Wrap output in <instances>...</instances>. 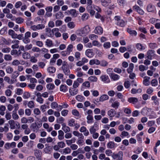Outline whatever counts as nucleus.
<instances>
[{
	"mask_svg": "<svg viewBox=\"0 0 160 160\" xmlns=\"http://www.w3.org/2000/svg\"><path fill=\"white\" fill-rule=\"evenodd\" d=\"M133 8L140 14L143 15L144 14V11L139 6H135L133 7Z\"/></svg>",
	"mask_w": 160,
	"mask_h": 160,
	"instance_id": "aec40b11",
	"label": "nucleus"
},
{
	"mask_svg": "<svg viewBox=\"0 0 160 160\" xmlns=\"http://www.w3.org/2000/svg\"><path fill=\"white\" fill-rule=\"evenodd\" d=\"M94 32L96 34H101L103 32V29L101 27L98 26L95 28Z\"/></svg>",
	"mask_w": 160,
	"mask_h": 160,
	"instance_id": "ddd939ff",
	"label": "nucleus"
},
{
	"mask_svg": "<svg viewBox=\"0 0 160 160\" xmlns=\"http://www.w3.org/2000/svg\"><path fill=\"white\" fill-rule=\"evenodd\" d=\"M108 113L110 117H112L115 114V112L114 109H112L108 112Z\"/></svg>",
	"mask_w": 160,
	"mask_h": 160,
	"instance_id": "72a5a7b5",
	"label": "nucleus"
},
{
	"mask_svg": "<svg viewBox=\"0 0 160 160\" xmlns=\"http://www.w3.org/2000/svg\"><path fill=\"white\" fill-rule=\"evenodd\" d=\"M117 23V25L121 27H124L126 25L125 22L122 20L118 21Z\"/></svg>",
	"mask_w": 160,
	"mask_h": 160,
	"instance_id": "a19ab883",
	"label": "nucleus"
},
{
	"mask_svg": "<svg viewBox=\"0 0 160 160\" xmlns=\"http://www.w3.org/2000/svg\"><path fill=\"white\" fill-rule=\"evenodd\" d=\"M31 128L35 132H37L39 128V127L36 123L32 124L31 126Z\"/></svg>",
	"mask_w": 160,
	"mask_h": 160,
	"instance_id": "4468645a",
	"label": "nucleus"
},
{
	"mask_svg": "<svg viewBox=\"0 0 160 160\" xmlns=\"http://www.w3.org/2000/svg\"><path fill=\"white\" fill-rule=\"evenodd\" d=\"M89 17L88 14L87 13H83L81 16V19L82 21H84L88 20Z\"/></svg>",
	"mask_w": 160,
	"mask_h": 160,
	"instance_id": "bb28decb",
	"label": "nucleus"
},
{
	"mask_svg": "<svg viewBox=\"0 0 160 160\" xmlns=\"http://www.w3.org/2000/svg\"><path fill=\"white\" fill-rule=\"evenodd\" d=\"M4 59L7 61H10L12 60V57L10 55L6 54L4 56Z\"/></svg>",
	"mask_w": 160,
	"mask_h": 160,
	"instance_id": "09e8293b",
	"label": "nucleus"
},
{
	"mask_svg": "<svg viewBox=\"0 0 160 160\" xmlns=\"http://www.w3.org/2000/svg\"><path fill=\"white\" fill-rule=\"evenodd\" d=\"M155 7L152 4H149L147 7V10L148 12H153L154 10Z\"/></svg>",
	"mask_w": 160,
	"mask_h": 160,
	"instance_id": "dca6fc26",
	"label": "nucleus"
},
{
	"mask_svg": "<svg viewBox=\"0 0 160 160\" xmlns=\"http://www.w3.org/2000/svg\"><path fill=\"white\" fill-rule=\"evenodd\" d=\"M150 78L148 76H145L144 78L143 83L144 85L145 86H148L149 85L150 83L149 81Z\"/></svg>",
	"mask_w": 160,
	"mask_h": 160,
	"instance_id": "2eb2a0df",
	"label": "nucleus"
},
{
	"mask_svg": "<svg viewBox=\"0 0 160 160\" xmlns=\"http://www.w3.org/2000/svg\"><path fill=\"white\" fill-rule=\"evenodd\" d=\"M20 64V61L17 59L14 60L12 62V64L13 66H18Z\"/></svg>",
	"mask_w": 160,
	"mask_h": 160,
	"instance_id": "680f3d73",
	"label": "nucleus"
},
{
	"mask_svg": "<svg viewBox=\"0 0 160 160\" xmlns=\"http://www.w3.org/2000/svg\"><path fill=\"white\" fill-rule=\"evenodd\" d=\"M134 68V64L132 63H131L129 64V68L127 69V71L128 73L132 72Z\"/></svg>",
	"mask_w": 160,
	"mask_h": 160,
	"instance_id": "2f4dec72",
	"label": "nucleus"
},
{
	"mask_svg": "<svg viewBox=\"0 0 160 160\" xmlns=\"http://www.w3.org/2000/svg\"><path fill=\"white\" fill-rule=\"evenodd\" d=\"M151 84L152 86L155 87L158 84V82L157 80L152 79L151 82Z\"/></svg>",
	"mask_w": 160,
	"mask_h": 160,
	"instance_id": "bf43d9fd",
	"label": "nucleus"
},
{
	"mask_svg": "<svg viewBox=\"0 0 160 160\" xmlns=\"http://www.w3.org/2000/svg\"><path fill=\"white\" fill-rule=\"evenodd\" d=\"M83 138L84 137L83 135L79 137L77 142V144L78 145H82L84 142L83 140Z\"/></svg>",
	"mask_w": 160,
	"mask_h": 160,
	"instance_id": "58836bf2",
	"label": "nucleus"
},
{
	"mask_svg": "<svg viewBox=\"0 0 160 160\" xmlns=\"http://www.w3.org/2000/svg\"><path fill=\"white\" fill-rule=\"evenodd\" d=\"M31 55L28 52H26L22 54V58L25 59H28L30 58Z\"/></svg>",
	"mask_w": 160,
	"mask_h": 160,
	"instance_id": "cd10ccee",
	"label": "nucleus"
},
{
	"mask_svg": "<svg viewBox=\"0 0 160 160\" xmlns=\"http://www.w3.org/2000/svg\"><path fill=\"white\" fill-rule=\"evenodd\" d=\"M73 48V46L72 44H69L67 47L66 49V51L69 53H70V52L72 51V49Z\"/></svg>",
	"mask_w": 160,
	"mask_h": 160,
	"instance_id": "5fc2aeb1",
	"label": "nucleus"
},
{
	"mask_svg": "<svg viewBox=\"0 0 160 160\" xmlns=\"http://www.w3.org/2000/svg\"><path fill=\"white\" fill-rule=\"evenodd\" d=\"M89 38L91 40H94L97 39L98 36L94 34H91L89 35Z\"/></svg>",
	"mask_w": 160,
	"mask_h": 160,
	"instance_id": "49530a36",
	"label": "nucleus"
},
{
	"mask_svg": "<svg viewBox=\"0 0 160 160\" xmlns=\"http://www.w3.org/2000/svg\"><path fill=\"white\" fill-rule=\"evenodd\" d=\"M55 87L54 84L52 83L48 84L46 86L47 89L49 90H53L55 88Z\"/></svg>",
	"mask_w": 160,
	"mask_h": 160,
	"instance_id": "7c9ffc66",
	"label": "nucleus"
},
{
	"mask_svg": "<svg viewBox=\"0 0 160 160\" xmlns=\"http://www.w3.org/2000/svg\"><path fill=\"white\" fill-rule=\"evenodd\" d=\"M77 49L79 51H81L83 48V46L82 44L79 43L77 46Z\"/></svg>",
	"mask_w": 160,
	"mask_h": 160,
	"instance_id": "338daca9",
	"label": "nucleus"
},
{
	"mask_svg": "<svg viewBox=\"0 0 160 160\" xmlns=\"http://www.w3.org/2000/svg\"><path fill=\"white\" fill-rule=\"evenodd\" d=\"M45 45L48 47H51L53 46L52 41L50 39H47L45 42Z\"/></svg>",
	"mask_w": 160,
	"mask_h": 160,
	"instance_id": "412c9836",
	"label": "nucleus"
},
{
	"mask_svg": "<svg viewBox=\"0 0 160 160\" xmlns=\"http://www.w3.org/2000/svg\"><path fill=\"white\" fill-rule=\"evenodd\" d=\"M75 141V139H72L71 140H66V142L67 144L69 146L70 145H72V144L73 143H74Z\"/></svg>",
	"mask_w": 160,
	"mask_h": 160,
	"instance_id": "4d7b16f0",
	"label": "nucleus"
},
{
	"mask_svg": "<svg viewBox=\"0 0 160 160\" xmlns=\"http://www.w3.org/2000/svg\"><path fill=\"white\" fill-rule=\"evenodd\" d=\"M24 21V19L20 17H18L16 19V22L17 23L21 24L23 23Z\"/></svg>",
	"mask_w": 160,
	"mask_h": 160,
	"instance_id": "ea45409f",
	"label": "nucleus"
},
{
	"mask_svg": "<svg viewBox=\"0 0 160 160\" xmlns=\"http://www.w3.org/2000/svg\"><path fill=\"white\" fill-rule=\"evenodd\" d=\"M92 45L95 46L99 47L101 46V44L98 41L94 40L92 42Z\"/></svg>",
	"mask_w": 160,
	"mask_h": 160,
	"instance_id": "0e129e2a",
	"label": "nucleus"
},
{
	"mask_svg": "<svg viewBox=\"0 0 160 160\" xmlns=\"http://www.w3.org/2000/svg\"><path fill=\"white\" fill-rule=\"evenodd\" d=\"M68 106V105L67 103H64L62 106L59 105V106L58 108H58L57 110L58 111H60L62 108H66Z\"/></svg>",
	"mask_w": 160,
	"mask_h": 160,
	"instance_id": "6e6d98bb",
	"label": "nucleus"
},
{
	"mask_svg": "<svg viewBox=\"0 0 160 160\" xmlns=\"http://www.w3.org/2000/svg\"><path fill=\"white\" fill-rule=\"evenodd\" d=\"M22 97L24 99H28L30 97L31 95L29 92H26L23 93Z\"/></svg>",
	"mask_w": 160,
	"mask_h": 160,
	"instance_id": "37998d69",
	"label": "nucleus"
},
{
	"mask_svg": "<svg viewBox=\"0 0 160 160\" xmlns=\"http://www.w3.org/2000/svg\"><path fill=\"white\" fill-rule=\"evenodd\" d=\"M136 47L137 49L140 51H142L145 49V47L143 46L141 43H137L136 45Z\"/></svg>",
	"mask_w": 160,
	"mask_h": 160,
	"instance_id": "a878e982",
	"label": "nucleus"
},
{
	"mask_svg": "<svg viewBox=\"0 0 160 160\" xmlns=\"http://www.w3.org/2000/svg\"><path fill=\"white\" fill-rule=\"evenodd\" d=\"M8 123L10 125V128L11 129H14L16 128V126H17V124L12 119L8 121Z\"/></svg>",
	"mask_w": 160,
	"mask_h": 160,
	"instance_id": "9b49d317",
	"label": "nucleus"
},
{
	"mask_svg": "<svg viewBox=\"0 0 160 160\" xmlns=\"http://www.w3.org/2000/svg\"><path fill=\"white\" fill-rule=\"evenodd\" d=\"M19 42L20 41L16 39L13 40L12 41V43L13 44L12 46V48L13 49L18 48L19 47Z\"/></svg>",
	"mask_w": 160,
	"mask_h": 160,
	"instance_id": "0eeeda50",
	"label": "nucleus"
},
{
	"mask_svg": "<svg viewBox=\"0 0 160 160\" xmlns=\"http://www.w3.org/2000/svg\"><path fill=\"white\" fill-rule=\"evenodd\" d=\"M119 105V102L116 101L113 102V103H112L111 105L112 107L115 109L118 108Z\"/></svg>",
	"mask_w": 160,
	"mask_h": 160,
	"instance_id": "8fccbe9b",
	"label": "nucleus"
},
{
	"mask_svg": "<svg viewBox=\"0 0 160 160\" xmlns=\"http://www.w3.org/2000/svg\"><path fill=\"white\" fill-rule=\"evenodd\" d=\"M58 139L60 140L63 139L64 138L63 132L62 130H60L58 131Z\"/></svg>",
	"mask_w": 160,
	"mask_h": 160,
	"instance_id": "b1692460",
	"label": "nucleus"
},
{
	"mask_svg": "<svg viewBox=\"0 0 160 160\" xmlns=\"http://www.w3.org/2000/svg\"><path fill=\"white\" fill-rule=\"evenodd\" d=\"M67 12H69L73 17H76L77 16L76 11L75 9H71L70 10L67 11V12H66L65 13Z\"/></svg>",
	"mask_w": 160,
	"mask_h": 160,
	"instance_id": "c85d7f7f",
	"label": "nucleus"
},
{
	"mask_svg": "<svg viewBox=\"0 0 160 160\" xmlns=\"http://www.w3.org/2000/svg\"><path fill=\"white\" fill-rule=\"evenodd\" d=\"M108 63L104 60H102L100 62V65L102 67H106L108 66Z\"/></svg>",
	"mask_w": 160,
	"mask_h": 160,
	"instance_id": "13d9d810",
	"label": "nucleus"
},
{
	"mask_svg": "<svg viewBox=\"0 0 160 160\" xmlns=\"http://www.w3.org/2000/svg\"><path fill=\"white\" fill-rule=\"evenodd\" d=\"M154 51L152 50H149L147 52V57L149 59H152V58L154 55Z\"/></svg>",
	"mask_w": 160,
	"mask_h": 160,
	"instance_id": "f3484780",
	"label": "nucleus"
},
{
	"mask_svg": "<svg viewBox=\"0 0 160 160\" xmlns=\"http://www.w3.org/2000/svg\"><path fill=\"white\" fill-rule=\"evenodd\" d=\"M60 90L63 92H66L68 90V87L66 85L62 84L60 87Z\"/></svg>",
	"mask_w": 160,
	"mask_h": 160,
	"instance_id": "a211bd4d",
	"label": "nucleus"
},
{
	"mask_svg": "<svg viewBox=\"0 0 160 160\" xmlns=\"http://www.w3.org/2000/svg\"><path fill=\"white\" fill-rule=\"evenodd\" d=\"M69 92L72 95H76L78 92V89L77 88H74L72 89H70Z\"/></svg>",
	"mask_w": 160,
	"mask_h": 160,
	"instance_id": "4be33fe9",
	"label": "nucleus"
},
{
	"mask_svg": "<svg viewBox=\"0 0 160 160\" xmlns=\"http://www.w3.org/2000/svg\"><path fill=\"white\" fill-rule=\"evenodd\" d=\"M19 72L18 71H15L12 73L11 78H16L19 75Z\"/></svg>",
	"mask_w": 160,
	"mask_h": 160,
	"instance_id": "de8ad7c7",
	"label": "nucleus"
},
{
	"mask_svg": "<svg viewBox=\"0 0 160 160\" xmlns=\"http://www.w3.org/2000/svg\"><path fill=\"white\" fill-rule=\"evenodd\" d=\"M56 70V68L52 66L49 67L47 68L48 72L50 73H53L55 72Z\"/></svg>",
	"mask_w": 160,
	"mask_h": 160,
	"instance_id": "c756f323",
	"label": "nucleus"
},
{
	"mask_svg": "<svg viewBox=\"0 0 160 160\" xmlns=\"http://www.w3.org/2000/svg\"><path fill=\"white\" fill-rule=\"evenodd\" d=\"M98 80L97 77L95 76H91L90 77L88 78V80L91 82H96Z\"/></svg>",
	"mask_w": 160,
	"mask_h": 160,
	"instance_id": "c9c22d12",
	"label": "nucleus"
},
{
	"mask_svg": "<svg viewBox=\"0 0 160 160\" xmlns=\"http://www.w3.org/2000/svg\"><path fill=\"white\" fill-rule=\"evenodd\" d=\"M123 153L122 151H119L117 154L113 153L112 157L114 159L118 158L117 160H122Z\"/></svg>",
	"mask_w": 160,
	"mask_h": 160,
	"instance_id": "20e7f679",
	"label": "nucleus"
},
{
	"mask_svg": "<svg viewBox=\"0 0 160 160\" xmlns=\"http://www.w3.org/2000/svg\"><path fill=\"white\" fill-rule=\"evenodd\" d=\"M63 154H67L70 153L71 150L69 148H66L62 150Z\"/></svg>",
	"mask_w": 160,
	"mask_h": 160,
	"instance_id": "a18cd8bd",
	"label": "nucleus"
},
{
	"mask_svg": "<svg viewBox=\"0 0 160 160\" xmlns=\"http://www.w3.org/2000/svg\"><path fill=\"white\" fill-rule=\"evenodd\" d=\"M107 147L108 148H112L114 147V143L113 142H109L107 144Z\"/></svg>",
	"mask_w": 160,
	"mask_h": 160,
	"instance_id": "603ef678",
	"label": "nucleus"
},
{
	"mask_svg": "<svg viewBox=\"0 0 160 160\" xmlns=\"http://www.w3.org/2000/svg\"><path fill=\"white\" fill-rule=\"evenodd\" d=\"M6 72L8 73L11 74L13 72V69L11 66H8L6 68Z\"/></svg>",
	"mask_w": 160,
	"mask_h": 160,
	"instance_id": "e433bc0d",
	"label": "nucleus"
},
{
	"mask_svg": "<svg viewBox=\"0 0 160 160\" xmlns=\"http://www.w3.org/2000/svg\"><path fill=\"white\" fill-rule=\"evenodd\" d=\"M127 31L131 35H134L135 36L137 34V32L135 30H132L129 28L127 29Z\"/></svg>",
	"mask_w": 160,
	"mask_h": 160,
	"instance_id": "f704fd0d",
	"label": "nucleus"
},
{
	"mask_svg": "<svg viewBox=\"0 0 160 160\" xmlns=\"http://www.w3.org/2000/svg\"><path fill=\"white\" fill-rule=\"evenodd\" d=\"M62 21L61 20H57L55 22V26L57 27H59L62 24Z\"/></svg>",
	"mask_w": 160,
	"mask_h": 160,
	"instance_id": "3c124183",
	"label": "nucleus"
},
{
	"mask_svg": "<svg viewBox=\"0 0 160 160\" xmlns=\"http://www.w3.org/2000/svg\"><path fill=\"white\" fill-rule=\"evenodd\" d=\"M41 153V151L40 150L37 149L35 150L34 155L37 158L40 157Z\"/></svg>",
	"mask_w": 160,
	"mask_h": 160,
	"instance_id": "c03bdc74",
	"label": "nucleus"
},
{
	"mask_svg": "<svg viewBox=\"0 0 160 160\" xmlns=\"http://www.w3.org/2000/svg\"><path fill=\"white\" fill-rule=\"evenodd\" d=\"M100 61L96 59H93L91 60L89 62V64L90 65H92L94 64L96 65H100Z\"/></svg>",
	"mask_w": 160,
	"mask_h": 160,
	"instance_id": "9d476101",
	"label": "nucleus"
},
{
	"mask_svg": "<svg viewBox=\"0 0 160 160\" xmlns=\"http://www.w3.org/2000/svg\"><path fill=\"white\" fill-rule=\"evenodd\" d=\"M142 92V89L139 88L137 90L135 89L132 88L131 90V92L132 94H136L137 93H141Z\"/></svg>",
	"mask_w": 160,
	"mask_h": 160,
	"instance_id": "864d4df0",
	"label": "nucleus"
},
{
	"mask_svg": "<svg viewBox=\"0 0 160 160\" xmlns=\"http://www.w3.org/2000/svg\"><path fill=\"white\" fill-rule=\"evenodd\" d=\"M6 107L5 106H1L0 107V114L2 115H3L4 114V111L5 110Z\"/></svg>",
	"mask_w": 160,
	"mask_h": 160,
	"instance_id": "79ce46f5",
	"label": "nucleus"
},
{
	"mask_svg": "<svg viewBox=\"0 0 160 160\" xmlns=\"http://www.w3.org/2000/svg\"><path fill=\"white\" fill-rule=\"evenodd\" d=\"M90 31V29L89 26L88 25H86L84 27L78 30L76 32L78 35L82 36V35L88 34Z\"/></svg>",
	"mask_w": 160,
	"mask_h": 160,
	"instance_id": "f257e3e1",
	"label": "nucleus"
},
{
	"mask_svg": "<svg viewBox=\"0 0 160 160\" xmlns=\"http://www.w3.org/2000/svg\"><path fill=\"white\" fill-rule=\"evenodd\" d=\"M46 35L48 37H52L53 36L52 33H51L52 31L50 28H46Z\"/></svg>",
	"mask_w": 160,
	"mask_h": 160,
	"instance_id": "473e14b6",
	"label": "nucleus"
},
{
	"mask_svg": "<svg viewBox=\"0 0 160 160\" xmlns=\"http://www.w3.org/2000/svg\"><path fill=\"white\" fill-rule=\"evenodd\" d=\"M79 5L78 3L77 2H72L71 3V6L73 8H78Z\"/></svg>",
	"mask_w": 160,
	"mask_h": 160,
	"instance_id": "e2e57ef3",
	"label": "nucleus"
},
{
	"mask_svg": "<svg viewBox=\"0 0 160 160\" xmlns=\"http://www.w3.org/2000/svg\"><path fill=\"white\" fill-rule=\"evenodd\" d=\"M101 2L102 6L106 7L108 5L109 3L111 2V0H108V1L106 0H101Z\"/></svg>",
	"mask_w": 160,
	"mask_h": 160,
	"instance_id": "393cba45",
	"label": "nucleus"
},
{
	"mask_svg": "<svg viewBox=\"0 0 160 160\" xmlns=\"http://www.w3.org/2000/svg\"><path fill=\"white\" fill-rule=\"evenodd\" d=\"M22 4V2L21 1H19L17 2L15 5V7L16 8H19Z\"/></svg>",
	"mask_w": 160,
	"mask_h": 160,
	"instance_id": "69168bd1",
	"label": "nucleus"
},
{
	"mask_svg": "<svg viewBox=\"0 0 160 160\" xmlns=\"http://www.w3.org/2000/svg\"><path fill=\"white\" fill-rule=\"evenodd\" d=\"M36 44L37 46L40 47H42L43 45L42 42L40 41H37L36 42Z\"/></svg>",
	"mask_w": 160,
	"mask_h": 160,
	"instance_id": "774afa93",
	"label": "nucleus"
},
{
	"mask_svg": "<svg viewBox=\"0 0 160 160\" xmlns=\"http://www.w3.org/2000/svg\"><path fill=\"white\" fill-rule=\"evenodd\" d=\"M55 16V18L57 19L62 18L64 16L63 12L61 11H59L56 13Z\"/></svg>",
	"mask_w": 160,
	"mask_h": 160,
	"instance_id": "f8f14e48",
	"label": "nucleus"
},
{
	"mask_svg": "<svg viewBox=\"0 0 160 160\" xmlns=\"http://www.w3.org/2000/svg\"><path fill=\"white\" fill-rule=\"evenodd\" d=\"M43 126L44 128L47 129L48 132H49L51 131L52 130V127H49L48 124L47 123H43Z\"/></svg>",
	"mask_w": 160,
	"mask_h": 160,
	"instance_id": "5701e85b",
	"label": "nucleus"
},
{
	"mask_svg": "<svg viewBox=\"0 0 160 160\" xmlns=\"http://www.w3.org/2000/svg\"><path fill=\"white\" fill-rule=\"evenodd\" d=\"M75 25V23L73 22H70L67 24L68 27L70 29L73 28Z\"/></svg>",
	"mask_w": 160,
	"mask_h": 160,
	"instance_id": "4c0bfd02",
	"label": "nucleus"
},
{
	"mask_svg": "<svg viewBox=\"0 0 160 160\" xmlns=\"http://www.w3.org/2000/svg\"><path fill=\"white\" fill-rule=\"evenodd\" d=\"M109 76L114 81L118 80L120 78L119 75L114 73H111Z\"/></svg>",
	"mask_w": 160,
	"mask_h": 160,
	"instance_id": "1a4fd4ad",
	"label": "nucleus"
},
{
	"mask_svg": "<svg viewBox=\"0 0 160 160\" xmlns=\"http://www.w3.org/2000/svg\"><path fill=\"white\" fill-rule=\"evenodd\" d=\"M62 125V129L65 132L67 133L70 131V128L68 126H67L65 124L63 123Z\"/></svg>",
	"mask_w": 160,
	"mask_h": 160,
	"instance_id": "6ab92c4d",
	"label": "nucleus"
},
{
	"mask_svg": "<svg viewBox=\"0 0 160 160\" xmlns=\"http://www.w3.org/2000/svg\"><path fill=\"white\" fill-rule=\"evenodd\" d=\"M8 34L12 38H17L19 40H21L22 39V37L23 36V34H18L12 29L8 30Z\"/></svg>",
	"mask_w": 160,
	"mask_h": 160,
	"instance_id": "f03ea898",
	"label": "nucleus"
},
{
	"mask_svg": "<svg viewBox=\"0 0 160 160\" xmlns=\"http://www.w3.org/2000/svg\"><path fill=\"white\" fill-rule=\"evenodd\" d=\"M101 81L106 83H109L110 82V80L108 75H102L100 77Z\"/></svg>",
	"mask_w": 160,
	"mask_h": 160,
	"instance_id": "6e6552de",
	"label": "nucleus"
},
{
	"mask_svg": "<svg viewBox=\"0 0 160 160\" xmlns=\"http://www.w3.org/2000/svg\"><path fill=\"white\" fill-rule=\"evenodd\" d=\"M85 55L89 58H92L94 55L92 49H88L86 50L85 52Z\"/></svg>",
	"mask_w": 160,
	"mask_h": 160,
	"instance_id": "423d86ee",
	"label": "nucleus"
},
{
	"mask_svg": "<svg viewBox=\"0 0 160 160\" xmlns=\"http://www.w3.org/2000/svg\"><path fill=\"white\" fill-rule=\"evenodd\" d=\"M129 102L135 105L136 107L137 108H139L141 106L140 104L137 105L138 103V101H129Z\"/></svg>",
	"mask_w": 160,
	"mask_h": 160,
	"instance_id": "052dcab7",
	"label": "nucleus"
},
{
	"mask_svg": "<svg viewBox=\"0 0 160 160\" xmlns=\"http://www.w3.org/2000/svg\"><path fill=\"white\" fill-rule=\"evenodd\" d=\"M95 5L93 4H91V5H89L87 6L86 9L88 12H89L91 16H93L95 14V12L94 11L93 7Z\"/></svg>",
	"mask_w": 160,
	"mask_h": 160,
	"instance_id": "39448f33",
	"label": "nucleus"
},
{
	"mask_svg": "<svg viewBox=\"0 0 160 160\" xmlns=\"http://www.w3.org/2000/svg\"><path fill=\"white\" fill-rule=\"evenodd\" d=\"M61 68L63 73L67 75H68L70 73V70L68 67L67 63L65 61L63 62Z\"/></svg>",
	"mask_w": 160,
	"mask_h": 160,
	"instance_id": "7ed1b4c3",
	"label": "nucleus"
}]
</instances>
